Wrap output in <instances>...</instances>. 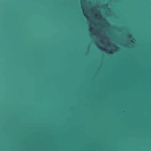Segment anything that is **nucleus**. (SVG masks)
Returning <instances> with one entry per match:
<instances>
[{
  "label": "nucleus",
  "mask_w": 151,
  "mask_h": 151,
  "mask_svg": "<svg viewBox=\"0 0 151 151\" xmlns=\"http://www.w3.org/2000/svg\"><path fill=\"white\" fill-rule=\"evenodd\" d=\"M103 50L104 51H105V49H103Z\"/></svg>",
  "instance_id": "nucleus-1"
},
{
  "label": "nucleus",
  "mask_w": 151,
  "mask_h": 151,
  "mask_svg": "<svg viewBox=\"0 0 151 151\" xmlns=\"http://www.w3.org/2000/svg\"><path fill=\"white\" fill-rule=\"evenodd\" d=\"M110 53H112V52H110Z\"/></svg>",
  "instance_id": "nucleus-3"
},
{
  "label": "nucleus",
  "mask_w": 151,
  "mask_h": 151,
  "mask_svg": "<svg viewBox=\"0 0 151 151\" xmlns=\"http://www.w3.org/2000/svg\"><path fill=\"white\" fill-rule=\"evenodd\" d=\"M99 48H100V49H101V48H100L99 47Z\"/></svg>",
  "instance_id": "nucleus-2"
}]
</instances>
